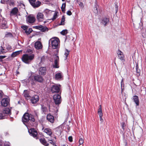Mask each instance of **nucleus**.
<instances>
[{
    "mask_svg": "<svg viewBox=\"0 0 146 146\" xmlns=\"http://www.w3.org/2000/svg\"><path fill=\"white\" fill-rule=\"evenodd\" d=\"M5 118V115L3 113H0V119H4Z\"/></svg>",
    "mask_w": 146,
    "mask_h": 146,
    "instance_id": "nucleus-40",
    "label": "nucleus"
},
{
    "mask_svg": "<svg viewBox=\"0 0 146 146\" xmlns=\"http://www.w3.org/2000/svg\"><path fill=\"white\" fill-rule=\"evenodd\" d=\"M27 52H32V50H31L30 49H28L27 50Z\"/></svg>",
    "mask_w": 146,
    "mask_h": 146,
    "instance_id": "nucleus-56",
    "label": "nucleus"
},
{
    "mask_svg": "<svg viewBox=\"0 0 146 146\" xmlns=\"http://www.w3.org/2000/svg\"><path fill=\"white\" fill-rule=\"evenodd\" d=\"M115 8L116 13H117V12L118 11V6H117V5H115Z\"/></svg>",
    "mask_w": 146,
    "mask_h": 146,
    "instance_id": "nucleus-51",
    "label": "nucleus"
},
{
    "mask_svg": "<svg viewBox=\"0 0 146 146\" xmlns=\"http://www.w3.org/2000/svg\"><path fill=\"white\" fill-rule=\"evenodd\" d=\"M137 66H136V69H137V72H137L138 70H137Z\"/></svg>",
    "mask_w": 146,
    "mask_h": 146,
    "instance_id": "nucleus-62",
    "label": "nucleus"
},
{
    "mask_svg": "<svg viewBox=\"0 0 146 146\" xmlns=\"http://www.w3.org/2000/svg\"><path fill=\"white\" fill-rule=\"evenodd\" d=\"M5 146H10V143L9 142H8V143H7L5 144Z\"/></svg>",
    "mask_w": 146,
    "mask_h": 146,
    "instance_id": "nucleus-54",
    "label": "nucleus"
},
{
    "mask_svg": "<svg viewBox=\"0 0 146 146\" xmlns=\"http://www.w3.org/2000/svg\"><path fill=\"white\" fill-rule=\"evenodd\" d=\"M14 4V3L13 2H11L10 3V5H13Z\"/></svg>",
    "mask_w": 146,
    "mask_h": 146,
    "instance_id": "nucleus-59",
    "label": "nucleus"
},
{
    "mask_svg": "<svg viewBox=\"0 0 146 146\" xmlns=\"http://www.w3.org/2000/svg\"><path fill=\"white\" fill-rule=\"evenodd\" d=\"M99 107H100L98 109V113L99 115H103L102 110V106L100 105V106Z\"/></svg>",
    "mask_w": 146,
    "mask_h": 146,
    "instance_id": "nucleus-35",
    "label": "nucleus"
},
{
    "mask_svg": "<svg viewBox=\"0 0 146 146\" xmlns=\"http://www.w3.org/2000/svg\"><path fill=\"white\" fill-rule=\"evenodd\" d=\"M27 90H25L23 93L24 97L27 100L29 99L30 98L29 94L27 92Z\"/></svg>",
    "mask_w": 146,
    "mask_h": 146,
    "instance_id": "nucleus-30",
    "label": "nucleus"
},
{
    "mask_svg": "<svg viewBox=\"0 0 146 146\" xmlns=\"http://www.w3.org/2000/svg\"><path fill=\"white\" fill-rule=\"evenodd\" d=\"M34 80L35 81L40 82H42L43 80L42 77L38 75L35 76Z\"/></svg>",
    "mask_w": 146,
    "mask_h": 146,
    "instance_id": "nucleus-21",
    "label": "nucleus"
},
{
    "mask_svg": "<svg viewBox=\"0 0 146 146\" xmlns=\"http://www.w3.org/2000/svg\"><path fill=\"white\" fill-rule=\"evenodd\" d=\"M3 113L4 115H10L11 114V109L9 108H6L3 110Z\"/></svg>",
    "mask_w": 146,
    "mask_h": 146,
    "instance_id": "nucleus-23",
    "label": "nucleus"
},
{
    "mask_svg": "<svg viewBox=\"0 0 146 146\" xmlns=\"http://www.w3.org/2000/svg\"><path fill=\"white\" fill-rule=\"evenodd\" d=\"M34 73L32 72L31 71L29 72L28 74V82L30 83L32 85H33L35 84L34 81V77L35 76L34 75Z\"/></svg>",
    "mask_w": 146,
    "mask_h": 146,
    "instance_id": "nucleus-6",
    "label": "nucleus"
},
{
    "mask_svg": "<svg viewBox=\"0 0 146 146\" xmlns=\"http://www.w3.org/2000/svg\"><path fill=\"white\" fill-rule=\"evenodd\" d=\"M9 101L10 100L8 98H4L1 101V104L3 106H7L9 104Z\"/></svg>",
    "mask_w": 146,
    "mask_h": 146,
    "instance_id": "nucleus-9",
    "label": "nucleus"
},
{
    "mask_svg": "<svg viewBox=\"0 0 146 146\" xmlns=\"http://www.w3.org/2000/svg\"><path fill=\"white\" fill-rule=\"evenodd\" d=\"M18 12V9L17 7L13 9L11 11L10 15L11 16L17 15Z\"/></svg>",
    "mask_w": 146,
    "mask_h": 146,
    "instance_id": "nucleus-19",
    "label": "nucleus"
},
{
    "mask_svg": "<svg viewBox=\"0 0 146 146\" xmlns=\"http://www.w3.org/2000/svg\"><path fill=\"white\" fill-rule=\"evenodd\" d=\"M102 116L103 115H99L100 120L101 122H102L103 121V120L102 118Z\"/></svg>",
    "mask_w": 146,
    "mask_h": 146,
    "instance_id": "nucleus-48",
    "label": "nucleus"
},
{
    "mask_svg": "<svg viewBox=\"0 0 146 146\" xmlns=\"http://www.w3.org/2000/svg\"><path fill=\"white\" fill-rule=\"evenodd\" d=\"M6 49L7 51H10L11 49V47L10 46L8 45L7 46Z\"/></svg>",
    "mask_w": 146,
    "mask_h": 146,
    "instance_id": "nucleus-42",
    "label": "nucleus"
},
{
    "mask_svg": "<svg viewBox=\"0 0 146 146\" xmlns=\"http://www.w3.org/2000/svg\"><path fill=\"white\" fill-rule=\"evenodd\" d=\"M40 142L44 145L47 146L48 145V144L46 140L44 138H41L40 139Z\"/></svg>",
    "mask_w": 146,
    "mask_h": 146,
    "instance_id": "nucleus-29",
    "label": "nucleus"
},
{
    "mask_svg": "<svg viewBox=\"0 0 146 146\" xmlns=\"http://www.w3.org/2000/svg\"><path fill=\"white\" fill-rule=\"evenodd\" d=\"M68 140L70 142H72V136H69L68 138Z\"/></svg>",
    "mask_w": 146,
    "mask_h": 146,
    "instance_id": "nucleus-49",
    "label": "nucleus"
},
{
    "mask_svg": "<svg viewBox=\"0 0 146 146\" xmlns=\"http://www.w3.org/2000/svg\"><path fill=\"white\" fill-rule=\"evenodd\" d=\"M35 47L36 49L39 50L42 48V46L40 42L37 41L35 42Z\"/></svg>",
    "mask_w": 146,
    "mask_h": 146,
    "instance_id": "nucleus-18",
    "label": "nucleus"
},
{
    "mask_svg": "<svg viewBox=\"0 0 146 146\" xmlns=\"http://www.w3.org/2000/svg\"><path fill=\"white\" fill-rule=\"evenodd\" d=\"M44 56H43L41 58V61L42 62L44 60Z\"/></svg>",
    "mask_w": 146,
    "mask_h": 146,
    "instance_id": "nucleus-57",
    "label": "nucleus"
},
{
    "mask_svg": "<svg viewBox=\"0 0 146 146\" xmlns=\"http://www.w3.org/2000/svg\"><path fill=\"white\" fill-rule=\"evenodd\" d=\"M109 22V20L108 18L106 17H104L103 18L102 23L105 26Z\"/></svg>",
    "mask_w": 146,
    "mask_h": 146,
    "instance_id": "nucleus-26",
    "label": "nucleus"
},
{
    "mask_svg": "<svg viewBox=\"0 0 146 146\" xmlns=\"http://www.w3.org/2000/svg\"><path fill=\"white\" fill-rule=\"evenodd\" d=\"M2 20H0V23H1V22L2 21Z\"/></svg>",
    "mask_w": 146,
    "mask_h": 146,
    "instance_id": "nucleus-63",
    "label": "nucleus"
},
{
    "mask_svg": "<svg viewBox=\"0 0 146 146\" xmlns=\"http://www.w3.org/2000/svg\"><path fill=\"white\" fill-rule=\"evenodd\" d=\"M62 78V74L61 73H57L55 75V78L56 79H58Z\"/></svg>",
    "mask_w": 146,
    "mask_h": 146,
    "instance_id": "nucleus-32",
    "label": "nucleus"
},
{
    "mask_svg": "<svg viewBox=\"0 0 146 146\" xmlns=\"http://www.w3.org/2000/svg\"><path fill=\"white\" fill-rule=\"evenodd\" d=\"M38 73L40 75L44 76L46 74V68L45 67H41L39 69Z\"/></svg>",
    "mask_w": 146,
    "mask_h": 146,
    "instance_id": "nucleus-14",
    "label": "nucleus"
},
{
    "mask_svg": "<svg viewBox=\"0 0 146 146\" xmlns=\"http://www.w3.org/2000/svg\"><path fill=\"white\" fill-rule=\"evenodd\" d=\"M65 17L64 16H63L61 21V24L60 25H63L64 24V22L65 21Z\"/></svg>",
    "mask_w": 146,
    "mask_h": 146,
    "instance_id": "nucleus-38",
    "label": "nucleus"
},
{
    "mask_svg": "<svg viewBox=\"0 0 146 146\" xmlns=\"http://www.w3.org/2000/svg\"><path fill=\"white\" fill-rule=\"evenodd\" d=\"M79 6L82 8H83L84 7V4L82 2H80L79 4Z\"/></svg>",
    "mask_w": 146,
    "mask_h": 146,
    "instance_id": "nucleus-47",
    "label": "nucleus"
},
{
    "mask_svg": "<svg viewBox=\"0 0 146 146\" xmlns=\"http://www.w3.org/2000/svg\"><path fill=\"white\" fill-rule=\"evenodd\" d=\"M6 57V56H0V59H3L5 58Z\"/></svg>",
    "mask_w": 146,
    "mask_h": 146,
    "instance_id": "nucleus-53",
    "label": "nucleus"
},
{
    "mask_svg": "<svg viewBox=\"0 0 146 146\" xmlns=\"http://www.w3.org/2000/svg\"><path fill=\"white\" fill-rule=\"evenodd\" d=\"M22 121L24 123H28L29 121L32 122L35 121V119L33 115L29 114L28 113L24 114L22 118Z\"/></svg>",
    "mask_w": 146,
    "mask_h": 146,
    "instance_id": "nucleus-2",
    "label": "nucleus"
},
{
    "mask_svg": "<svg viewBox=\"0 0 146 146\" xmlns=\"http://www.w3.org/2000/svg\"><path fill=\"white\" fill-rule=\"evenodd\" d=\"M44 13L47 16L51 15L52 11L47 9H45L44 11Z\"/></svg>",
    "mask_w": 146,
    "mask_h": 146,
    "instance_id": "nucleus-27",
    "label": "nucleus"
},
{
    "mask_svg": "<svg viewBox=\"0 0 146 146\" xmlns=\"http://www.w3.org/2000/svg\"><path fill=\"white\" fill-rule=\"evenodd\" d=\"M57 16V14L56 13H55L53 15V17L52 19L53 20H54L56 18Z\"/></svg>",
    "mask_w": 146,
    "mask_h": 146,
    "instance_id": "nucleus-44",
    "label": "nucleus"
},
{
    "mask_svg": "<svg viewBox=\"0 0 146 146\" xmlns=\"http://www.w3.org/2000/svg\"><path fill=\"white\" fill-rule=\"evenodd\" d=\"M53 58L54 60V65H53V66L55 68H58L59 67L58 66V62L59 61V57L56 54H55L53 55Z\"/></svg>",
    "mask_w": 146,
    "mask_h": 146,
    "instance_id": "nucleus-10",
    "label": "nucleus"
},
{
    "mask_svg": "<svg viewBox=\"0 0 146 146\" xmlns=\"http://www.w3.org/2000/svg\"><path fill=\"white\" fill-rule=\"evenodd\" d=\"M26 20L28 23H33L35 22V19L34 16L30 15L27 17Z\"/></svg>",
    "mask_w": 146,
    "mask_h": 146,
    "instance_id": "nucleus-11",
    "label": "nucleus"
},
{
    "mask_svg": "<svg viewBox=\"0 0 146 146\" xmlns=\"http://www.w3.org/2000/svg\"><path fill=\"white\" fill-rule=\"evenodd\" d=\"M28 132L30 134L34 137H36L37 135V133L36 130L34 128H31L29 130Z\"/></svg>",
    "mask_w": 146,
    "mask_h": 146,
    "instance_id": "nucleus-13",
    "label": "nucleus"
},
{
    "mask_svg": "<svg viewBox=\"0 0 146 146\" xmlns=\"http://www.w3.org/2000/svg\"><path fill=\"white\" fill-rule=\"evenodd\" d=\"M121 126H122V128L123 129V130H125V123L123 122H122L121 123Z\"/></svg>",
    "mask_w": 146,
    "mask_h": 146,
    "instance_id": "nucleus-43",
    "label": "nucleus"
},
{
    "mask_svg": "<svg viewBox=\"0 0 146 146\" xmlns=\"http://www.w3.org/2000/svg\"><path fill=\"white\" fill-rule=\"evenodd\" d=\"M95 8L96 9V10L94 11V12L95 13H97L98 12V10L97 9V8L96 7Z\"/></svg>",
    "mask_w": 146,
    "mask_h": 146,
    "instance_id": "nucleus-58",
    "label": "nucleus"
},
{
    "mask_svg": "<svg viewBox=\"0 0 146 146\" xmlns=\"http://www.w3.org/2000/svg\"><path fill=\"white\" fill-rule=\"evenodd\" d=\"M66 3H63L62 4V6L61 7V9L63 12H64L65 11V8L66 7Z\"/></svg>",
    "mask_w": 146,
    "mask_h": 146,
    "instance_id": "nucleus-36",
    "label": "nucleus"
},
{
    "mask_svg": "<svg viewBox=\"0 0 146 146\" xmlns=\"http://www.w3.org/2000/svg\"><path fill=\"white\" fill-rule=\"evenodd\" d=\"M34 115L35 118H38L39 113L38 111L37 110H35L33 113Z\"/></svg>",
    "mask_w": 146,
    "mask_h": 146,
    "instance_id": "nucleus-37",
    "label": "nucleus"
},
{
    "mask_svg": "<svg viewBox=\"0 0 146 146\" xmlns=\"http://www.w3.org/2000/svg\"><path fill=\"white\" fill-rule=\"evenodd\" d=\"M29 1L31 5L34 8H36L39 7L41 3L37 1L35 2L36 0H29Z\"/></svg>",
    "mask_w": 146,
    "mask_h": 146,
    "instance_id": "nucleus-8",
    "label": "nucleus"
},
{
    "mask_svg": "<svg viewBox=\"0 0 146 146\" xmlns=\"http://www.w3.org/2000/svg\"><path fill=\"white\" fill-rule=\"evenodd\" d=\"M69 51L67 49H66L64 53V55L65 56V60L67 58L68 55H69Z\"/></svg>",
    "mask_w": 146,
    "mask_h": 146,
    "instance_id": "nucleus-34",
    "label": "nucleus"
},
{
    "mask_svg": "<svg viewBox=\"0 0 146 146\" xmlns=\"http://www.w3.org/2000/svg\"><path fill=\"white\" fill-rule=\"evenodd\" d=\"M133 100L136 104V106L139 105V102L138 96L136 95L134 96L133 97Z\"/></svg>",
    "mask_w": 146,
    "mask_h": 146,
    "instance_id": "nucleus-22",
    "label": "nucleus"
},
{
    "mask_svg": "<svg viewBox=\"0 0 146 146\" xmlns=\"http://www.w3.org/2000/svg\"><path fill=\"white\" fill-rule=\"evenodd\" d=\"M5 2H7L9 1V0H5Z\"/></svg>",
    "mask_w": 146,
    "mask_h": 146,
    "instance_id": "nucleus-61",
    "label": "nucleus"
},
{
    "mask_svg": "<svg viewBox=\"0 0 146 146\" xmlns=\"http://www.w3.org/2000/svg\"><path fill=\"white\" fill-rule=\"evenodd\" d=\"M117 54L119 58L123 62H124L125 60L124 58V56L123 55V52H122L120 50H118L117 52Z\"/></svg>",
    "mask_w": 146,
    "mask_h": 146,
    "instance_id": "nucleus-15",
    "label": "nucleus"
},
{
    "mask_svg": "<svg viewBox=\"0 0 146 146\" xmlns=\"http://www.w3.org/2000/svg\"><path fill=\"white\" fill-rule=\"evenodd\" d=\"M36 18L38 21H42L44 19V15L42 13H38L37 15Z\"/></svg>",
    "mask_w": 146,
    "mask_h": 146,
    "instance_id": "nucleus-16",
    "label": "nucleus"
},
{
    "mask_svg": "<svg viewBox=\"0 0 146 146\" xmlns=\"http://www.w3.org/2000/svg\"><path fill=\"white\" fill-rule=\"evenodd\" d=\"M2 23L1 25L0 28L2 29H5L7 28V22L3 19L1 22Z\"/></svg>",
    "mask_w": 146,
    "mask_h": 146,
    "instance_id": "nucleus-25",
    "label": "nucleus"
},
{
    "mask_svg": "<svg viewBox=\"0 0 146 146\" xmlns=\"http://www.w3.org/2000/svg\"><path fill=\"white\" fill-rule=\"evenodd\" d=\"M44 132L46 133L49 136H50L52 134V130L49 128H46L44 129H43Z\"/></svg>",
    "mask_w": 146,
    "mask_h": 146,
    "instance_id": "nucleus-24",
    "label": "nucleus"
},
{
    "mask_svg": "<svg viewBox=\"0 0 146 146\" xmlns=\"http://www.w3.org/2000/svg\"><path fill=\"white\" fill-rule=\"evenodd\" d=\"M79 143L80 145L82 144L84 142V140L82 138H80L79 140Z\"/></svg>",
    "mask_w": 146,
    "mask_h": 146,
    "instance_id": "nucleus-41",
    "label": "nucleus"
},
{
    "mask_svg": "<svg viewBox=\"0 0 146 146\" xmlns=\"http://www.w3.org/2000/svg\"><path fill=\"white\" fill-rule=\"evenodd\" d=\"M66 13L68 15H71L72 14V13L70 11H67Z\"/></svg>",
    "mask_w": 146,
    "mask_h": 146,
    "instance_id": "nucleus-46",
    "label": "nucleus"
},
{
    "mask_svg": "<svg viewBox=\"0 0 146 146\" xmlns=\"http://www.w3.org/2000/svg\"><path fill=\"white\" fill-rule=\"evenodd\" d=\"M12 35L11 33H8L5 35V36L6 37H8L9 36H11Z\"/></svg>",
    "mask_w": 146,
    "mask_h": 146,
    "instance_id": "nucleus-50",
    "label": "nucleus"
},
{
    "mask_svg": "<svg viewBox=\"0 0 146 146\" xmlns=\"http://www.w3.org/2000/svg\"><path fill=\"white\" fill-rule=\"evenodd\" d=\"M7 52L6 50H5L1 46L0 47V54H4Z\"/></svg>",
    "mask_w": 146,
    "mask_h": 146,
    "instance_id": "nucleus-33",
    "label": "nucleus"
},
{
    "mask_svg": "<svg viewBox=\"0 0 146 146\" xmlns=\"http://www.w3.org/2000/svg\"><path fill=\"white\" fill-rule=\"evenodd\" d=\"M1 2L2 3L4 4L5 2V0H1Z\"/></svg>",
    "mask_w": 146,
    "mask_h": 146,
    "instance_id": "nucleus-55",
    "label": "nucleus"
},
{
    "mask_svg": "<svg viewBox=\"0 0 146 146\" xmlns=\"http://www.w3.org/2000/svg\"><path fill=\"white\" fill-rule=\"evenodd\" d=\"M38 96L37 95H35L32 97L31 102L32 104H35L38 101Z\"/></svg>",
    "mask_w": 146,
    "mask_h": 146,
    "instance_id": "nucleus-17",
    "label": "nucleus"
},
{
    "mask_svg": "<svg viewBox=\"0 0 146 146\" xmlns=\"http://www.w3.org/2000/svg\"><path fill=\"white\" fill-rule=\"evenodd\" d=\"M33 27L35 29L40 30L41 32H45L48 30V29L47 27L43 26L42 25L34 26Z\"/></svg>",
    "mask_w": 146,
    "mask_h": 146,
    "instance_id": "nucleus-7",
    "label": "nucleus"
},
{
    "mask_svg": "<svg viewBox=\"0 0 146 146\" xmlns=\"http://www.w3.org/2000/svg\"><path fill=\"white\" fill-rule=\"evenodd\" d=\"M54 102L56 105H59L62 102L61 96L59 94H56L53 96Z\"/></svg>",
    "mask_w": 146,
    "mask_h": 146,
    "instance_id": "nucleus-4",
    "label": "nucleus"
},
{
    "mask_svg": "<svg viewBox=\"0 0 146 146\" xmlns=\"http://www.w3.org/2000/svg\"><path fill=\"white\" fill-rule=\"evenodd\" d=\"M50 143L52 145H54V143L52 140H49Z\"/></svg>",
    "mask_w": 146,
    "mask_h": 146,
    "instance_id": "nucleus-52",
    "label": "nucleus"
},
{
    "mask_svg": "<svg viewBox=\"0 0 146 146\" xmlns=\"http://www.w3.org/2000/svg\"><path fill=\"white\" fill-rule=\"evenodd\" d=\"M41 110L42 112L45 114L47 111V108L43 105H41Z\"/></svg>",
    "mask_w": 146,
    "mask_h": 146,
    "instance_id": "nucleus-31",
    "label": "nucleus"
},
{
    "mask_svg": "<svg viewBox=\"0 0 146 146\" xmlns=\"http://www.w3.org/2000/svg\"><path fill=\"white\" fill-rule=\"evenodd\" d=\"M60 88V85H53L51 87V91L52 93H59L60 94L61 91Z\"/></svg>",
    "mask_w": 146,
    "mask_h": 146,
    "instance_id": "nucleus-5",
    "label": "nucleus"
},
{
    "mask_svg": "<svg viewBox=\"0 0 146 146\" xmlns=\"http://www.w3.org/2000/svg\"><path fill=\"white\" fill-rule=\"evenodd\" d=\"M3 95V93L2 91L0 90V98H1Z\"/></svg>",
    "mask_w": 146,
    "mask_h": 146,
    "instance_id": "nucleus-45",
    "label": "nucleus"
},
{
    "mask_svg": "<svg viewBox=\"0 0 146 146\" xmlns=\"http://www.w3.org/2000/svg\"><path fill=\"white\" fill-rule=\"evenodd\" d=\"M25 31V33L29 35L33 31L31 28H28L27 26H23L21 27Z\"/></svg>",
    "mask_w": 146,
    "mask_h": 146,
    "instance_id": "nucleus-12",
    "label": "nucleus"
},
{
    "mask_svg": "<svg viewBox=\"0 0 146 146\" xmlns=\"http://www.w3.org/2000/svg\"><path fill=\"white\" fill-rule=\"evenodd\" d=\"M35 55L34 54H25L23 55L21 59L24 62L29 64L31 63Z\"/></svg>",
    "mask_w": 146,
    "mask_h": 146,
    "instance_id": "nucleus-1",
    "label": "nucleus"
},
{
    "mask_svg": "<svg viewBox=\"0 0 146 146\" xmlns=\"http://www.w3.org/2000/svg\"><path fill=\"white\" fill-rule=\"evenodd\" d=\"M59 42V39L55 37L51 38L49 41V43L50 44V43H51L52 48L55 49L58 48Z\"/></svg>",
    "mask_w": 146,
    "mask_h": 146,
    "instance_id": "nucleus-3",
    "label": "nucleus"
},
{
    "mask_svg": "<svg viewBox=\"0 0 146 146\" xmlns=\"http://www.w3.org/2000/svg\"><path fill=\"white\" fill-rule=\"evenodd\" d=\"M44 23H46V21H44Z\"/></svg>",
    "mask_w": 146,
    "mask_h": 146,
    "instance_id": "nucleus-64",
    "label": "nucleus"
},
{
    "mask_svg": "<svg viewBox=\"0 0 146 146\" xmlns=\"http://www.w3.org/2000/svg\"><path fill=\"white\" fill-rule=\"evenodd\" d=\"M67 33V30H64L61 32L60 33L62 35H64L66 34Z\"/></svg>",
    "mask_w": 146,
    "mask_h": 146,
    "instance_id": "nucleus-39",
    "label": "nucleus"
},
{
    "mask_svg": "<svg viewBox=\"0 0 146 146\" xmlns=\"http://www.w3.org/2000/svg\"><path fill=\"white\" fill-rule=\"evenodd\" d=\"M123 82V80L122 79V80H121V86H122V83Z\"/></svg>",
    "mask_w": 146,
    "mask_h": 146,
    "instance_id": "nucleus-60",
    "label": "nucleus"
},
{
    "mask_svg": "<svg viewBox=\"0 0 146 146\" xmlns=\"http://www.w3.org/2000/svg\"><path fill=\"white\" fill-rule=\"evenodd\" d=\"M46 118L47 120L51 123H53L54 121V116L50 114H47Z\"/></svg>",
    "mask_w": 146,
    "mask_h": 146,
    "instance_id": "nucleus-20",
    "label": "nucleus"
},
{
    "mask_svg": "<svg viewBox=\"0 0 146 146\" xmlns=\"http://www.w3.org/2000/svg\"><path fill=\"white\" fill-rule=\"evenodd\" d=\"M22 51V50H19L13 52L11 54V57H15L18 55Z\"/></svg>",
    "mask_w": 146,
    "mask_h": 146,
    "instance_id": "nucleus-28",
    "label": "nucleus"
}]
</instances>
